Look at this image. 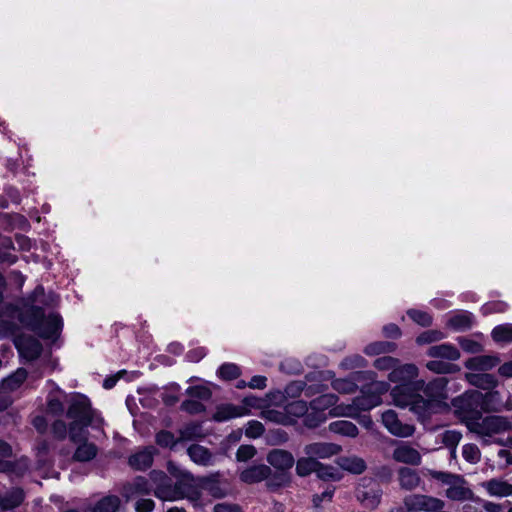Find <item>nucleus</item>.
Returning a JSON list of instances; mask_svg holds the SVG:
<instances>
[{"label":"nucleus","instance_id":"9","mask_svg":"<svg viewBox=\"0 0 512 512\" xmlns=\"http://www.w3.org/2000/svg\"><path fill=\"white\" fill-rule=\"evenodd\" d=\"M364 481H366L364 479ZM370 485H365V482L359 485L356 489V498L361 505L368 509H375L378 507L382 497V490L379 485L372 480H369Z\"/></svg>","mask_w":512,"mask_h":512},{"label":"nucleus","instance_id":"2","mask_svg":"<svg viewBox=\"0 0 512 512\" xmlns=\"http://www.w3.org/2000/svg\"><path fill=\"white\" fill-rule=\"evenodd\" d=\"M268 466L273 467L272 478L268 483V491L276 492L292 483L291 469L295 464V458L290 451L274 448L266 456Z\"/></svg>","mask_w":512,"mask_h":512},{"label":"nucleus","instance_id":"16","mask_svg":"<svg viewBox=\"0 0 512 512\" xmlns=\"http://www.w3.org/2000/svg\"><path fill=\"white\" fill-rule=\"evenodd\" d=\"M25 500V492L21 487H12L4 494L0 493V510L10 511L18 508Z\"/></svg>","mask_w":512,"mask_h":512},{"label":"nucleus","instance_id":"6","mask_svg":"<svg viewBox=\"0 0 512 512\" xmlns=\"http://www.w3.org/2000/svg\"><path fill=\"white\" fill-rule=\"evenodd\" d=\"M308 404L304 400H293L284 406V412L269 410L267 412L268 419L281 423L283 425H292L296 423V419L304 417L308 412Z\"/></svg>","mask_w":512,"mask_h":512},{"label":"nucleus","instance_id":"1","mask_svg":"<svg viewBox=\"0 0 512 512\" xmlns=\"http://www.w3.org/2000/svg\"><path fill=\"white\" fill-rule=\"evenodd\" d=\"M17 311V319L23 327L42 339H52L58 336L62 330V317L59 314L51 313L46 319L45 310L41 306L25 305Z\"/></svg>","mask_w":512,"mask_h":512},{"label":"nucleus","instance_id":"55","mask_svg":"<svg viewBox=\"0 0 512 512\" xmlns=\"http://www.w3.org/2000/svg\"><path fill=\"white\" fill-rule=\"evenodd\" d=\"M332 388L342 394L354 393L357 389V385L349 379H334L331 382Z\"/></svg>","mask_w":512,"mask_h":512},{"label":"nucleus","instance_id":"23","mask_svg":"<svg viewBox=\"0 0 512 512\" xmlns=\"http://www.w3.org/2000/svg\"><path fill=\"white\" fill-rule=\"evenodd\" d=\"M474 320L471 312L461 311L448 319L447 326L455 331H467L472 328Z\"/></svg>","mask_w":512,"mask_h":512},{"label":"nucleus","instance_id":"19","mask_svg":"<svg viewBox=\"0 0 512 512\" xmlns=\"http://www.w3.org/2000/svg\"><path fill=\"white\" fill-rule=\"evenodd\" d=\"M418 375V368L414 364L398 365L389 373V380L391 382H414Z\"/></svg>","mask_w":512,"mask_h":512},{"label":"nucleus","instance_id":"24","mask_svg":"<svg viewBox=\"0 0 512 512\" xmlns=\"http://www.w3.org/2000/svg\"><path fill=\"white\" fill-rule=\"evenodd\" d=\"M323 385H309L307 386L306 382L298 380L291 381L285 387V393L289 397H298L301 395L303 391H305L306 396H311L315 393L322 392Z\"/></svg>","mask_w":512,"mask_h":512},{"label":"nucleus","instance_id":"35","mask_svg":"<svg viewBox=\"0 0 512 512\" xmlns=\"http://www.w3.org/2000/svg\"><path fill=\"white\" fill-rule=\"evenodd\" d=\"M180 442L194 441L203 437L201 422L192 421L179 430Z\"/></svg>","mask_w":512,"mask_h":512},{"label":"nucleus","instance_id":"4","mask_svg":"<svg viewBox=\"0 0 512 512\" xmlns=\"http://www.w3.org/2000/svg\"><path fill=\"white\" fill-rule=\"evenodd\" d=\"M66 417L72 421H83L85 425H93L94 429L100 428L103 424V418L92 408L90 399L82 393H74L71 396Z\"/></svg>","mask_w":512,"mask_h":512},{"label":"nucleus","instance_id":"49","mask_svg":"<svg viewBox=\"0 0 512 512\" xmlns=\"http://www.w3.org/2000/svg\"><path fill=\"white\" fill-rule=\"evenodd\" d=\"M407 315L413 322L421 327H430L433 323L432 315L423 310L412 308L407 310Z\"/></svg>","mask_w":512,"mask_h":512},{"label":"nucleus","instance_id":"18","mask_svg":"<svg viewBox=\"0 0 512 512\" xmlns=\"http://www.w3.org/2000/svg\"><path fill=\"white\" fill-rule=\"evenodd\" d=\"M425 508L428 507L424 494H410L404 497L402 505L391 508L389 512H424Z\"/></svg>","mask_w":512,"mask_h":512},{"label":"nucleus","instance_id":"22","mask_svg":"<svg viewBox=\"0 0 512 512\" xmlns=\"http://www.w3.org/2000/svg\"><path fill=\"white\" fill-rule=\"evenodd\" d=\"M427 355L432 358H441L456 361L460 358L459 350L450 343H443L429 347Z\"/></svg>","mask_w":512,"mask_h":512},{"label":"nucleus","instance_id":"36","mask_svg":"<svg viewBox=\"0 0 512 512\" xmlns=\"http://www.w3.org/2000/svg\"><path fill=\"white\" fill-rule=\"evenodd\" d=\"M396 349L397 344L395 342L376 341L368 344L364 349V353L369 356H375L385 353H392L396 351Z\"/></svg>","mask_w":512,"mask_h":512},{"label":"nucleus","instance_id":"43","mask_svg":"<svg viewBox=\"0 0 512 512\" xmlns=\"http://www.w3.org/2000/svg\"><path fill=\"white\" fill-rule=\"evenodd\" d=\"M155 442L161 448H169L170 450H173L180 442V439L175 438L171 431L162 429L155 434Z\"/></svg>","mask_w":512,"mask_h":512},{"label":"nucleus","instance_id":"39","mask_svg":"<svg viewBox=\"0 0 512 512\" xmlns=\"http://www.w3.org/2000/svg\"><path fill=\"white\" fill-rule=\"evenodd\" d=\"M341 467L345 471L359 475L366 470L367 465L362 458L357 456H351L342 458Z\"/></svg>","mask_w":512,"mask_h":512},{"label":"nucleus","instance_id":"58","mask_svg":"<svg viewBox=\"0 0 512 512\" xmlns=\"http://www.w3.org/2000/svg\"><path fill=\"white\" fill-rule=\"evenodd\" d=\"M400 361L392 356H382L374 361V367L381 371L393 370L398 366Z\"/></svg>","mask_w":512,"mask_h":512},{"label":"nucleus","instance_id":"29","mask_svg":"<svg viewBox=\"0 0 512 512\" xmlns=\"http://www.w3.org/2000/svg\"><path fill=\"white\" fill-rule=\"evenodd\" d=\"M483 486L491 496L507 497L512 495V485L506 481L490 479L484 482Z\"/></svg>","mask_w":512,"mask_h":512},{"label":"nucleus","instance_id":"7","mask_svg":"<svg viewBox=\"0 0 512 512\" xmlns=\"http://www.w3.org/2000/svg\"><path fill=\"white\" fill-rule=\"evenodd\" d=\"M155 495L161 499L173 500L185 496L199 497L200 494L198 488L190 482V479L182 478L177 480L173 487L166 484L160 485L155 491Z\"/></svg>","mask_w":512,"mask_h":512},{"label":"nucleus","instance_id":"42","mask_svg":"<svg viewBox=\"0 0 512 512\" xmlns=\"http://www.w3.org/2000/svg\"><path fill=\"white\" fill-rule=\"evenodd\" d=\"M428 475L441 482L443 485L455 484L457 482H464V477L460 474H454L446 471L428 470Z\"/></svg>","mask_w":512,"mask_h":512},{"label":"nucleus","instance_id":"15","mask_svg":"<svg viewBox=\"0 0 512 512\" xmlns=\"http://www.w3.org/2000/svg\"><path fill=\"white\" fill-rule=\"evenodd\" d=\"M341 446L335 443L315 442L304 447V453L314 459H326L337 455Z\"/></svg>","mask_w":512,"mask_h":512},{"label":"nucleus","instance_id":"37","mask_svg":"<svg viewBox=\"0 0 512 512\" xmlns=\"http://www.w3.org/2000/svg\"><path fill=\"white\" fill-rule=\"evenodd\" d=\"M28 372L25 368H18L15 372L7 376L3 382L2 385L5 389H8L10 391H14L18 389L27 379Z\"/></svg>","mask_w":512,"mask_h":512},{"label":"nucleus","instance_id":"44","mask_svg":"<svg viewBox=\"0 0 512 512\" xmlns=\"http://www.w3.org/2000/svg\"><path fill=\"white\" fill-rule=\"evenodd\" d=\"M426 367L431 372L437 374H452L459 371V367L457 365L443 360H431L427 362Z\"/></svg>","mask_w":512,"mask_h":512},{"label":"nucleus","instance_id":"10","mask_svg":"<svg viewBox=\"0 0 512 512\" xmlns=\"http://www.w3.org/2000/svg\"><path fill=\"white\" fill-rule=\"evenodd\" d=\"M272 475L270 466L266 464H253L240 473L239 479L246 484H255L265 480L266 488L268 489V483Z\"/></svg>","mask_w":512,"mask_h":512},{"label":"nucleus","instance_id":"30","mask_svg":"<svg viewBox=\"0 0 512 512\" xmlns=\"http://www.w3.org/2000/svg\"><path fill=\"white\" fill-rule=\"evenodd\" d=\"M468 380L473 386L483 390H492L498 385L496 377L489 373L470 374Z\"/></svg>","mask_w":512,"mask_h":512},{"label":"nucleus","instance_id":"8","mask_svg":"<svg viewBox=\"0 0 512 512\" xmlns=\"http://www.w3.org/2000/svg\"><path fill=\"white\" fill-rule=\"evenodd\" d=\"M424 388V380L406 382L396 385L391 390L394 404L400 408L408 407Z\"/></svg>","mask_w":512,"mask_h":512},{"label":"nucleus","instance_id":"64","mask_svg":"<svg viewBox=\"0 0 512 512\" xmlns=\"http://www.w3.org/2000/svg\"><path fill=\"white\" fill-rule=\"evenodd\" d=\"M462 438V435L460 432L455 430H447L443 434V443L449 447L452 448V454H455V448L458 445Z\"/></svg>","mask_w":512,"mask_h":512},{"label":"nucleus","instance_id":"11","mask_svg":"<svg viewBox=\"0 0 512 512\" xmlns=\"http://www.w3.org/2000/svg\"><path fill=\"white\" fill-rule=\"evenodd\" d=\"M382 423L387 430L398 437L412 436L415 428L410 424H403L394 410H387L382 414Z\"/></svg>","mask_w":512,"mask_h":512},{"label":"nucleus","instance_id":"50","mask_svg":"<svg viewBox=\"0 0 512 512\" xmlns=\"http://www.w3.org/2000/svg\"><path fill=\"white\" fill-rule=\"evenodd\" d=\"M446 337L445 333H443L440 330H426L420 333L416 337V343L419 346L425 345V344H431L433 342L440 341Z\"/></svg>","mask_w":512,"mask_h":512},{"label":"nucleus","instance_id":"40","mask_svg":"<svg viewBox=\"0 0 512 512\" xmlns=\"http://www.w3.org/2000/svg\"><path fill=\"white\" fill-rule=\"evenodd\" d=\"M327 419L326 413L318 408H310L304 415L303 424L308 428H317Z\"/></svg>","mask_w":512,"mask_h":512},{"label":"nucleus","instance_id":"56","mask_svg":"<svg viewBox=\"0 0 512 512\" xmlns=\"http://www.w3.org/2000/svg\"><path fill=\"white\" fill-rule=\"evenodd\" d=\"M462 456L467 462L476 464L480 461L481 452L476 444L468 443L462 448Z\"/></svg>","mask_w":512,"mask_h":512},{"label":"nucleus","instance_id":"13","mask_svg":"<svg viewBox=\"0 0 512 512\" xmlns=\"http://www.w3.org/2000/svg\"><path fill=\"white\" fill-rule=\"evenodd\" d=\"M511 422L503 416H487L479 426V433L483 436H492L510 430Z\"/></svg>","mask_w":512,"mask_h":512},{"label":"nucleus","instance_id":"45","mask_svg":"<svg viewBox=\"0 0 512 512\" xmlns=\"http://www.w3.org/2000/svg\"><path fill=\"white\" fill-rule=\"evenodd\" d=\"M241 375V370L238 365L234 363H223L217 369V376L224 381H232Z\"/></svg>","mask_w":512,"mask_h":512},{"label":"nucleus","instance_id":"26","mask_svg":"<svg viewBox=\"0 0 512 512\" xmlns=\"http://www.w3.org/2000/svg\"><path fill=\"white\" fill-rule=\"evenodd\" d=\"M466 483L467 482L464 479V482L450 484L449 488H447L445 491L446 497L453 501H465L472 499L474 493L469 487L465 486Z\"/></svg>","mask_w":512,"mask_h":512},{"label":"nucleus","instance_id":"33","mask_svg":"<svg viewBox=\"0 0 512 512\" xmlns=\"http://www.w3.org/2000/svg\"><path fill=\"white\" fill-rule=\"evenodd\" d=\"M88 427L93 428V425H85L83 421H71L68 425L70 441L75 444L86 442L88 439Z\"/></svg>","mask_w":512,"mask_h":512},{"label":"nucleus","instance_id":"61","mask_svg":"<svg viewBox=\"0 0 512 512\" xmlns=\"http://www.w3.org/2000/svg\"><path fill=\"white\" fill-rule=\"evenodd\" d=\"M265 432L264 425L257 420H250L247 423L246 429H245V435L248 438L256 439L263 435Z\"/></svg>","mask_w":512,"mask_h":512},{"label":"nucleus","instance_id":"51","mask_svg":"<svg viewBox=\"0 0 512 512\" xmlns=\"http://www.w3.org/2000/svg\"><path fill=\"white\" fill-rule=\"evenodd\" d=\"M185 393L192 398L203 401H208L212 397V391L204 385L189 386Z\"/></svg>","mask_w":512,"mask_h":512},{"label":"nucleus","instance_id":"54","mask_svg":"<svg viewBox=\"0 0 512 512\" xmlns=\"http://www.w3.org/2000/svg\"><path fill=\"white\" fill-rule=\"evenodd\" d=\"M508 309V304L504 301H489L482 305L480 311L483 316H487L494 313H504Z\"/></svg>","mask_w":512,"mask_h":512},{"label":"nucleus","instance_id":"34","mask_svg":"<svg viewBox=\"0 0 512 512\" xmlns=\"http://www.w3.org/2000/svg\"><path fill=\"white\" fill-rule=\"evenodd\" d=\"M329 430L333 433L347 437H356L359 432L357 426L353 422L347 420H337L330 423Z\"/></svg>","mask_w":512,"mask_h":512},{"label":"nucleus","instance_id":"21","mask_svg":"<svg viewBox=\"0 0 512 512\" xmlns=\"http://www.w3.org/2000/svg\"><path fill=\"white\" fill-rule=\"evenodd\" d=\"M398 480L400 488L406 491H412L419 487L421 477L418 472L409 467H400L398 470Z\"/></svg>","mask_w":512,"mask_h":512},{"label":"nucleus","instance_id":"20","mask_svg":"<svg viewBox=\"0 0 512 512\" xmlns=\"http://www.w3.org/2000/svg\"><path fill=\"white\" fill-rule=\"evenodd\" d=\"M248 413V409L243 406L233 404H222L217 407L213 414V420L216 422H224L233 418L244 416Z\"/></svg>","mask_w":512,"mask_h":512},{"label":"nucleus","instance_id":"57","mask_svg":"<svg viewBox=\"0 0 512 512\" xmlns=\"http://www.w3.org/2000/svg\"><path fill=\"white\" fill-rule=\"evenodd\" d=\"M180 409L190 415H197L205 412L206 407L198 400L186 399L181 403Z\"/></svg>","mask_w":512,"mask_h":512},{"label":"nucleus","instance_id":"62","mask_svg":"<svg viewBox=\"0 0 512 512\" xmlns=\"http://www.w3.org/2000/svg\"><path fill=\"white\" fill-rule=\"evenodd\" d=\"M457 342L465 352L476 354L482 351V345L475 340L466 337H458Z\"/></svg>","mask_w":512,"mask_h":512},{"label":"nucleus","instance_id":"14","mask_svg":"<svg viewBox=\"0 0 512 512\" xmlns=\"http://www.w3.org/2000/svg\"><path fill=\"white\" fill-rule=\"evenodd\" d=\"M157 452L154 446H146L128 458L129 466L134 470L145 471L153 465L154 455Z\"/></svg>","mask_w":512,"mask_h":512},{"label":"nucleus","instance_id":"3","mask_svg":"<svg viewBox=\"0 0 512 512\" xmlns=\"http://www.w3.org/2000/svg\"><path fill=\"white\" fill-rule=\"evenodd\" d=\"M370 383L362 386L361 394L353 399L352 405L342 415L354 416L355 411H369L382 403V395L390 389L386 381H376L375 372H367Z\"/></svg>","mask_w":512,"mask_h":512},{"label":"nucleus","instance_id":"25","mask_svg":"<svg viewBox=\"0 0 512 512\" xmlns=\"http://www.w3.org/2000/svg\"><path fill=\"white\" fill-rule=\"evenodd\" d=\"M120 505V499L116 495H108L100 499L86 512H116ZM64 512H80L77 509H68Z\"/></svg>","mask_w":512,"mask_h":512},{"label":"nucleus","instance_id":"12","mask_svg":"<svg viewBox=\"0 0 512 512\" xmlns=\"http://www.w3.org/2000/svg\"><path fill=\"white\" fill-rule=\"evenodd\" d=\"M447 383L448 381L445 378H436L427 384L424 382V388L421 391H423L426 399H429L435 406L440 408L447 397Z\"/></svg>","mask_w":512,"mask_h":512},{"label":"nucleus","instance_id":"46","mask_svg":"<svg viewBox=\"0 0 512 512\" xmlns=\"http://www.w3.org/2000/svg\"><path fill=\"white\" fill-rule=\"evenodd\" d=\"M338 400L339 397L336 394H322L310 402V408H318L325 412L326 409L334 406Z\"/></svg>","mask_w":512,"mask_h":512},{"label":"nucleus","instance_id":"60","mask_svg":"<svg viewBox=\"0 0 512 512\" xmlns=\"http://www.w3.org/2000/svg\"><path fill=\"white\" fill-rule=\"evenodd\" d=\"M51 433L56 440L63 441L69 434V429L63 420L58 419L52 423Z\"/></svg>","mask_w":512,"mask_h":512},{"label":"nucleus","instance_id":"59","mask_svg":"<svg viewBox=\"0 0 512 512\" xmlns=\"http://www.w3.org/2000/svg\"><path fill=\"white\" fill-rule=\"evenodd\" d=\"M475 368L480 370H489L499 363V358L496 356L483 355L473 359Z\"/></svg>","mask_w":512,"mask_h":512},{"label":"nucleus","instance_id":"52","mask_svg":"<svg viewBox=\"0 0 512 512\" xmlns=\"http://www.w3.org/2000/svg\"><path fill=\"white\" fill-rule=\"evenodd\" d=\"M20 331V327L13 320L0 319V338L14 337Z\"/></svg>","mask_w":512,"mask_h":512},{"label":"nucleus","instance_id":"17","mask_svg":"<svg viewBox=\"0 0 512 512\" xmlns=\"http://www.w3.org/2000/svg\"><path fill=\"white\" fill-rule=\"evenodd\" d=\"M393 458L397 462L413 466L420 465L422 459L418 450L404 443L394 449Z\"/></svg>","mask_w":512,"mask_h":512},{"label":"nucleus","instance_id":"63","mask_svg":"<svg viewBox=\"0 0 512 512\" xmlns=\"http://www.w3.org/2000/svg\"><path fill=\"white\" fill-rule=\"evenodd\" d=\"M170 389H173L174 392L163 391L160 393L162 402L168 407L174 406L179 401V397L176 393L179 391L180 386L177 383H173Z\"/></svg>","mask_w":512,"mask_h":512},{"label":"nucleus","instance_id":"28","mask_svg":"<svg viewBox=\"0 0 512 512\" xmlns=\"http://www.w3.org/2000/svg\"><path fill=\"white\" fill-rule=\"evenodd\" d=\"M412 412L419 417L426 418L432 413L436 412L439 408L435 406L429 399L418 395L413 402L408 406Z\"/></svg>","mask_w":512,"mask_h":512},{"label":"nucleus","instance_id":"32","mask_svg":"<svg viewBox=\"0 0 512 512\" xmlns=\"http://www.w3.org/2000/svg\"><path fill=\"white\" fill-rule=\"evenodd\" d=\"M187 454L193 462L200 465H208L212 459L210 450L199 444L190 445Z\"/></svg>","mask_w":512,"mask_h":512},{"label":"nucleus","instance_id":"53","mask_svg":"<svg viewBox=\"0 0 512 512\" xmlns=\"http://www.w3.org/2000/svg\"><path fill=\"white\" fill-rule=\"evenodd\" d=\"M0 459V473L14 474L16 476H23L25 469L18 463V461Z\"/></svg>","mask_w":512,"mask_h":512},{"label":"nucleus","instance_id":"31","mask_svg":"<svg viewBox=\"0 0 512 512\" xmlns=\"http://www.w3.org/2000/svg\"><path fill=\"white\" fill-rule=\"evenodd\" d=\"M97 451V446L94 443L81 442L78 443L72 458L76 462H88L96 457Z\"/></svg>","mask_w":512,"mask_h":512},{"label":"nucleus","instance_id":"27","mask_svg":"<svg viewBox=\"0 0 512 512\" xmlns=\"http://www.w3.org/2000/svg\"><path fill=\"white\" fill-rule=\"evenodd\" d=\"M198 487L208 492L212 497L220 499L226 496L220 481L215 476H205L198 479Z\"/></svg>","mask_w":512,"mask_h":512},{"label":"nucleus","instance_id":"47","mask_svg":"<svg viewBox=\"0 0 512 512\" xmlns=\"http://www.w3.org/2000/svg\"><path fill=\"white\" fill-rule=\"evenodd\" d=\"M492 339L495 342H512V324H501L493 328L491 332Z\"/></svg>","mask_w":512,"mask_h":512},{"label":"nucleus","instance_id":"48","mask_svg":"<svg viewBox=\"0 0 512 512\" xmlns=\"http://www.w3.org/2000/svg\"><path fill=\"white\" fill-rule=\"evenodd\" d=\"M43 351L42 344L35 338L29 337L23 347V352L29 360L38 359Z\"/></svg>","mask_w":512,"mask_h":512},{"label":"nucleus","instance_id":"5","mask_svg":"<svg viewBox=\"0 0 512 512\" xmlns=\"http://www.w3.org/2000/svg\"><path fill=\"white\" fill-rule=\"evenodd\" d=\"M452 405L455 411L469 420H479L485 410V397L477 390L467 391L454 398Z\"/></svg>","mask_w":512,"mask_h":512},{"label":"nucleus","instance_id":"38","mask_svg":"<svg viewBox=\"0 0 512 512\" xmlns=\"http://www.w3.org/2000/svg\"><path fill=\"white\" fill-rule=\"evenodd\" d=\"M296 474L300 477L309 476L311 473L316 472L319 461L312 456L301 457L296 462Z\"/></svg>","mask_w":512,"mask_h":512},{"label":"nucleus","instance_id":"41","mask_svg":"<svg viewBox=\"0 0 512 512\" xmlns=\"http://www.w3.org/2000/svg\"><path fill=\"white\" fill-rule=\"evenodd\" d=\"M316 475L323 481H339L342 478L340 470L331 465H325L319 462L316 469Z\"/></svg>","mask_w":512,"mask_h":512}]
</instances>
